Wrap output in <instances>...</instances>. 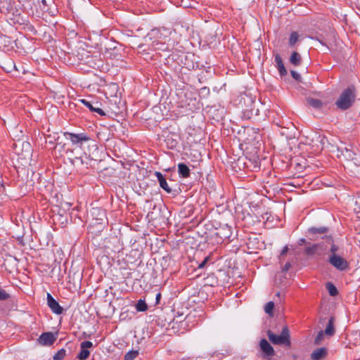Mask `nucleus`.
Wrapping results in <instances>:
<instances>
[{
    "label": "nucleus",
    "instance_id": "nucleus-19",
    "mask_svg": "<svg viewBox=\"0 0 360 360\" xmlns=\"http://www.w3.org/2000/svg\"><path fill=\"white\" fill-rule=\"evenodd\" d=\"M178 172L179 176L183 178H188L190 176V169L185 163H179L178 165Z\"/></svg>",
    "mask_w": 360,
    "mask_h": 360
},
{
    "label": "nucleus",
    "instance_id": "nucleus-6",
    "mask_svg": "<svg viewBox=\"0 0 360 360\" xmlns=\"http://www.w3.org/2000/svg\"><path fill=\"white\" fill-rule=\"evenodd\" d=\"M322 239V241L316 243L318 248V257H323L327 253H330L331 243L335 244L333 238L330 235H326Z\"/></svg>",
    "mask_w": 360,
    "mask_h": 360
},
{
    "label": "nucleus",
    "instance_id": "nucleus-4",
    "mask_svg": "<svg viewBox=\"0 0 360 360\" xmlns=\"http://www.w3.org/2000/svg\"><path fill=\"white\" fill-rule=\"evenodd\" d=\"M61 147L63 148L65 155L72 165L78 166L84 164L83 156L86 157V155L82 152L81 149L77 148V147L66 148L65 143Z\"/></svg>",
    "mask_w": 360,
    "mask_h": 360
},
{
    "label": "nucleus",
    "instance_id": "nucleus-30",
    "mask_svg": "<svg viewBox=\"0 0 360 360\" xmlns=\"http://www.w3.org/2000/svg\"><path fill=\"white\" fill-rule=\"evenodd\" d=\"M138 351L131 350L126 354L124 356V360H134L138 356Z\"/></svg>",
    "mask_w": 360,
    "mask_h": 360
},
{
    "label": "nucleus",
    "instance_id": "nucleus-40",
    "mask_svg": "<svg viewBox=\"0 0 360 360\" xmlns=\"http://www.w3.org/2000/svg\"><path fill=\"white\" fill-rule=\"evenodd\" d=\"M82 335H83V337H84V338H90V336H91L90 335L86 334V333H85V332H84V333H83Z\"/></svg>",
    "mask_w": 360,
    "mask_h": 360
},
{
    "label": "nucleus",
    "instance_id": "nucleus-35",
    "mask_svg": "<svg viewBox=\"0 0 360 360\" xmlns=\"http://www.w3.org/2000/svg\"><path fill=\"white\" fill-rule=\"evenodd\" d=\"M208 260H209V257H205L204 259V260L198 265V268L199 269L203 268L205 266V264Z\"/></svg>",
    "mask_w": 360,
    "mask_h": 360
},
{
    "label": "nucleus",
    "instance_id": "nucleus-3",
    "mask_svg": "<svg viewBox=\"0 0 360 360\" xmlns=\"http://www.w3.org/2000/svg\"><path fill=\"white\" fill-rule=\"evenodd\" d=\"M266 335L272 344L290 347V331L288 326H285L282 328L281 335H276L271 330L266 331Z\"/></svg>",
    "mask_w": 360,
    "mask_h": 360
},
{
    "label": "nucleus",
    "instance_id": "nucleus-15",
    "mask_svg": "<svg viewBox=\"0 0 360 360\" xmlns=\"http://www.w3.org/2000/svg\"><path fill=\"white\" fill-rule=\"evenodd\" d=\"M179 135L174 132H169L165 139L167 147L173 149L176 147L179 143Z\"/></svg>",
    "mask_w": 360,
    "mask_h": 360
},
{
    "label": "nucleus",
    "instance_id": "nucleus-31",
    "mask_svg": "<svg viewBox=\"0 0 360 360\" xmlns=\"http://www.w3.org/2000/svg\"><path fill=\"white\" fill-rule=\"evenodd\" d=\"M10 297V295L5 290L0 289V301L7 300Z\"/></svg>",
    "mask_w": 360,
    "mask_h": 360
},
{
    "label": "nucleus",
    "instance_id": "nucleus-44",
    "mask_svg": "<svg viewBox=\"0 0 360 360\" xmlns=\"http://www.w3.org/2000/svg\"><path fill=\"white\" fill-rule=\"evenodd\" d=\"M94 212H99V210H98V209H94Z\"/></svg>",
    "mask_w": 360,
    "mask_h": 360
},
{
    "label": "nucleus",
    "instance_id": "nucleus-22",
    "mask_svg": "<svg viewBox=\"0 0 360 360\" xmlns=\"http://www.w3.org/2000/svg\"><path fill=\"white\" fill-rule=\"evenodd\" d=\"M304 253L308 257L318 256V248L316 244H312L304 249Z\"/></svg>",
    "mask_w": 360,
    "mask_h": 360
},
{
    "label": "nucleus",
    "instance_id": "nucleus-18",
    "mask_svg": "<svg viewBox=\"0 0 360 360\" xmlns=\"http://www.w3.org/2000/svg\"><path fill=\"white\" fill-rule=\"evenodd\" d=\"M334 323H335V318L333 316H331L328 320V323L326 326V329L324 330H323L326 335L331 337L335 334V328Z\"/></svg>",
    "mask_w": 360,
    "mask_h": 360
},
{
    "label": "nucleus",
    "instance_id": "nucleus-12",
    "mask_svg": "<svg viewBox=\"0 0 360 360\" xmlns=\"http://www.w3.org/2000/svg\"><path fill=\"white\" fill-rule=\"evenodd\" d=\"M93 347V343L90 341H84L80 344V352L77 354V358L79 360H86L89 355L90 352L88 350L89 348Z\"/></svg>",
    "mask_w": 360,
    "mask_h": 360
},
{
    "label": "nucleus",
    "instance_id": "nucleus-9",
    "mask_svg": "<svg viewBox=\"0 0 360 360\" xmlns=\"http://www.w3.org/2000/svg\"><path fill=\"white\" fill-rule=\"evenodd\" d=\"M312 39L318 41L323 46H325L327 50H331V44L335 40V35L333 32L328 33L326 35L323 34H318L315 37H312Z\"/></svg>",
    "mask_w": 360,
    "mask_h": 360
},
{
    "label": "nucleus",
    "instance_id": "nucleus-13",
    "mask_svg": "<svg viewBox=\"0 0 360 360\" xmlns=\"http://www.w3.org/2000/svg\"><path fill=\"white\" fill-rule=\"evenodd\" d=\"M47 304L51 310L56 314L60 315L63 312V307L49 292L47 293Z\"/></svg>",
    "mask_w": 360,
    "mask_h": 360
},
{
    "label": "nucleus",
    "instance_id": "nucleus-29",
    "mask_svg": "<svg viewBox=\"0 0 360 360\" xmlns=\"http://www.w3.org/2000/svg\"><path fill=\"white\" fill-rule=\"evenodd\" d=\"M66 355V351L65 349H60L53 356V360H63Z\"/></svg>",
    "mask_w": 360,
    "mask_h": 360
},
{
    "label": "nucleus",
    "instance_id": "nucleus-39",
    "mask_svg": "<svg viewBox=\"0 0 360 360\" xmlns=\"http://www.w3.org/2000/svg\"><path fill=\"white\" fill-rule=\"evenodd\" d=\"M258 160H259L258 157H255V158H253V162H254V163L255 164V165H257Z\"/></svg>",
    "mask_w": 360,
    "mask_h": 360
},
{
    "label": "nucleus",
    "instance_id": "nucleus-10",
    "mask_svg": "<svg viewBox=\"0 0 360 360\" xmlns=\"http://www.w3.org/2000/svg\"><path fill=\"white\" fill-rule=\"evenodd\" d=\"M57 336V333L54 334L51 332L43 333L37 339V342L43 346H51L56 340Z\"/></svg>",
    "mask_w": 360,
    "mask_h": 360
},
{
    "label": "nucleus",
    "instance_id": "nucleus-38",
    "mask_svg": "<svg viewBox=\"0 0 360 360\" xmlns=\"http://www.w3.org/2000/svg\"><path fill=\"white\" fill-rule=\"evenodd\" d=\"M304 243H307V241L304 238H300L299 240H298V244L299 245H302Z\"/></svg>",
    "mask_w": 360,
    "mask_h": 360
},
{
    "label": "nucleus",
    "instance_id": "nucleus-23",
    "mask_svg": "<svg viewBox=\"0 0 360 360\" xmlns=\"http://www.w3.org/2000/svg\"><path fill=\"white\" fill-rule=\"evenodd\" d=\"M289 60L293 65L298 66L301 64L302 57L299 53L294 51L291 54Z\"/></svg>",
    "mask_w": 360,
    "mask_h": 360
},
{
    "label": "nucleus",
    "instance_id": "nucleus-8",
    "mask_svg": "<svg viewBox=\"0 0 360 360\" xmlns=\"http://www.w3.org/2000/svg\"><path fill=\"white\" fill-rule=\"evenodd\" d=\"M259 348L263 353V358L271 359L275 355V351L271 344L264 338L259 342Z\"/></svg>",
    "mask_w": 360,
    "mask_h": 360
},
{
    "label": "nucleus",
    "instance_id": "nucleus-42",
    "mask_svg": "<svg viewBox=\"0 0 360 360\" xmlns=\"http://www.w3.org/2000/svg\"><path fill=\"white\" fill-rule=\"evenodd\" d=\"M41 3H42L44 5H46V0H41Z\"/></svg>",
    "mask_w": 360,
    "mask_h": 360
},
{
    "label": "nucleus",
    "instance_id": "nucleus-43",
    "mask_svg": "<svg viewBox=\"0 0 360 360\" xmlns=\"http://www.w3.org/2000/svg\"><path fill=\"white\" fill-rule=\"evenodd\" d=\"M280 295H281V292H278L276 294V295L277 297H280Z\"/></svg>",
    "mask_w": 360,
    "mask_h": 360
},
{
    "label": "nucleus",
    "instance_id": "nucleus-11",
    "mask_svg": "<svg viewBox=\"0 0 360 360\" xmlns=\"http://www.w3.org/2000/svg\"><path fill=\"white\" fill-rule=\"evenodd\" d=\"M79 101L87 107L90 111L96 112L101 116L105 115V112L100 108L101 103L98 101H89L86 99H80Z\"/></svg>",
    "mask_w": 360,
    "mask_h": 360
},
{
    "label": "nucleus",
    "instance_id": "nucleus-7",
    "mask_svg": "<svg viewBox=\"0 0 360 360\" xmlns=\"http://www.w3.org/2000/svg\"><path fill=\"white\" fill-rule=\"evenodd\" d=\"M64 136L71 141L73 147H77L79 149H82L83 143L91 140V138L84 133L73 134L65 132Z\"/></svg>",
    "mask_w": 360,
    "mask_h": 360
},
{
    "label": "nucleus",
    "instance_id": "nucleus-41",
    "mask_svg": "<svg viewBox=\"0 0 360 360\" xmlns=\"http://www.w3.org/2000/svg\"><path fill=\"white\" fill-rule=\"evenodd\" d=\"M202 91H207V93H209L210 90L209 89H207V87H204L201 89Z\"/></svg>",
    "mask_w": 360,
    "mask_h": 360
},
{
    "label": "nucleus",
    "instance_id": "nucleus-21",
    "mask_svg": "<svg viewBox=\"0 0 360 360\" xmlns=\"http://www.w3.org/2000/svg\"><path fill=\"white\" fill-rule=\"evenodd\" d=\"M329 231V229L326 226H321V227H311L308 229V233L312 235H315L317 233L322 234V233H327Z\"/></svg>",
    "mask_w": 360,
    "mask_h": 360
},
{
    "label": "nucleus",
    "instance_id": "nucleus-28",
    "mask_svg": "<svg viewBox=\"0 0 360 360\" xmlns=\"http://www.w3.org/2000/svg\"><path fill=\"white\" fill-rule=\"evenodd\" d=\"M324 335H326L323 330L319 331L316 337L314 339V345H321V343L324 339Z\"/></svg>",
    "mask_w": 360,
    "mask_h": 360
},
{
    "label": "nucleus",
    "instance_id": "nucleus-25",
    "mask_svg": "<svg viewBox=\"0 0 360 360\" xmlns=\"http://www.w3.org/2000/svg\"><path fill=\"white\" fill-rule=\"evenodd\" d=\"M299 34L297 32H292L289 38V46L294 47L297 41L299 40Z\"/></svg>",
    "mask_w": 360,
    "mask_h": 360
},
{
    "label": "nucleus",
    "instance_id": "nucleus-20",
    "mask_svg": "<svg viewBox=\"0 0 360 360\" xmlns=\"http://www.w3.org/2000/svg\"><path fill=\"white\" fill-rule=\"evenodd\" d=\"M307 104L314 109L319 110L323 106V103L317 98H307L306 99Z\"/></svg>",
    "mask_w": 360,
    "mask_h": 360
},
{
    "label": "nucleus",
    "instance_id": "nucleus-27",
    "mask_svg": "<svg viewBox=\"0 0 360 360\" xmlns=\"http://www.w3.org/2000/svg\"><path fill=\"white\" fill-rule=\"evenodd\" d=\"M274 303L272 301L268 302L264 307V311L270 316H274Z\"/></svg>",
    "mask_w": 360,
    "mask_h": 360
},
{
    "label": "nucleus",
    "instance_id": "nucleus-32",
    "mask_svg": "<svg viewBox=\"0 0 360 360\" xmlns=\"http://www.w3.org/2000/svg\"><path fill=\"white\" fill-rule=\"evenodd\" d=\"M290 74L292 77L297 82L301 81V76L295 70H290Z\"/></svg>",
    "mask_w": 360,
    "mask_h": 360
},
{
    "label": "nucleus",
    "instance_id": "nucleus-16",
    "mask_svg": "<svg viewBox=\"0 0 360 360\" xmlns=\"http://www.w3.org/2000/svg\"><path fill=\"white\" fill-rule=\"evenodd\" d=\"M155 175L158 178L160 186L164 189L167 193L172 192V188L168 186L165 177L160 172H155Z\"/></svg>",
    "mask_w": 360,
    "mask_h": 360
},
{
    "label": "nucleus",
    "instance_id": "nucleus-36",
    "mask_svg": "<svg viewBox=\"0 0 360 360\" xmlns=\"http://www.w3.org/2000/svg\"><path fill=\"white\" fill-rule=\"evenodd\" d=\"M288 250V246H285L283 250H281V255H280V260L281 259V257L287 253Z\"/></svg>",
    "mask_w": 360,
    "mask_h": 360
},
{
    "label": "nucleus",
    "instance_id": "nucleus-34",
    "mask_svg": "<svg viewBox=\"0 0 360 360\" xmlns=\"http://www.w3.org/2000/svg\"><path fill=\"white\" fill-rule=\"evenodd\" d=\"M223 230L219 231L216 233L217 236H219L221 239L229 238V236L222 232Z\"/></svg>",
    "mask_w": 360,
    "mask_h": 360
},
{
    "label": "nucleus",
    "instance_id": "nucleus-2",
    "mask_svg": "<svg viewBox=\"0 0 360 360\" xmlns=\"http://www.w3.org/2000/svg\"><path fill=\"white\" fill-rule=\"evenodd\" d=\"M331 252L328 259V262L340 271H344L349 269V262L338 254L340 248L336 244L331 243Z\"/></svg>",
    "mask_w": 360,
    "mask_h": 360
},
{
    "label": "nucleus",
    "instance_id": "nucleus-14",
    "mask_svg": "<svg viewBox=\"0 0 360 360\" xmlns=\"http://www.w3.org/2000/svg\"><path fill=\"white\" fill-rule=\"evenodd\" d=\"M328 354V351L326 347H320L314 349L310 356L312 360H323L327 357Z\"/></svg>",
    "mask_w": 360,
    "mask_h": 360
},
{
    "label": "nucleus",
    "instance_id": "nucleus-17",
    "mask_svg": "<svg viewBox=\"0 0 360 360\" xmlns=\"http://www.w3.org/2000/svg\"><path fill=\"white\" fill-rule=\"evenodd\" d=\"M275 56V63L276 64V68L279 72V74L281 77L287 75V70L284 66L283 60L281 56L278 53L274 55Z\"/></svg>",
    "mask_w": 360,
    "mask_h": 360
},
{
    "label": "nucleus",
    "instance_id": "nucleus-5",
    "mask_svg": "<svg viewBox=\"0 0 360 360\" xmlns=\"http://www.w3.org/2000/svg\"><path fill=\"white\" fill-rule=\"evenodd\" d=\"M338 154L337 156L339 158H344L345 160L354 161V163L357 165L359 160H357V150L355 149L352 145H342L338 146L337 148Z\"/></svg>",
    "mask_w": 360,
    "mask_h": 360
},
{
    "label": "nucleus",
    "instance_id": "nucleus-33",
    "mask_svg": "<svg viewBox=\"0 0 360 360\" xmlns=\"http://www.w3.org/2000/svg\"><path fill=\"white\" fill-rule=\"evenodd\" d=\"M291 267L290 262H287L282 268L281 274H285Z\"/></svg>",
    "mask_w": 360,
    "mask_h": 360
},
{
    "label": "nucleus",
    "instance_id": "nucleus-26",
    "mask_svg": "<svg viewBox=\"0 0 360 360\" xmlns=\"http://www.w3.org/2000/svg\"><path fill=\"white\" fill-rule=\"evenodd\" d=\"M136 309L138 311H146L148 309V305L144 300H139L136 304Z\"/></svg>",
    "mask_w": 360,
    "mask_h": 360
},
{
    "label": "nucleus",
    "instance_id": "nucleus-24",
    "mask_svg": "<svg viewBox=\"0 0 360 360\" xmlns=\"http://www.w3.org/2000/svg\"><path fill=\"white\" fill-rule=\"evenodd\" d=\"M326 288L327 289L330 296L335 297L338 294V290L335 285L331 282H328L326 284Z\"/></svg>",
    "mask_w": 360,
    "mask_h": 360
},
{
    "label": "nucleus",
    "instance_id": "nucleus-1",
    "mask_svg": "<svg viewBox=\"0 0 360 360\" xmlns=\"http://www.w3.org/2000/svg\"><path fill=\"white\" fill-rule=\"evenodd\" d=\"M356 97V90L354 86L350 85L345 89L335 102L338 109L345 111L354 104Z\"/></svg>",
    "mask_w": 360,
    "mask_h": 360
},
{
    "label": "nucleus",
    "instance_id": "nucleus-37",
    "mask_svg": "<svg viewBox=\"0 0 360 360\" xmlns=\"http://www.w3.org/2000/svg\"><path fill=\"white\" fill-rule=\"evenodd\" d=\"M161 299V293L160 292H158L156 296H155V300H156V302L155 304H158L160 303V300Z\"/></svg>",
    "mask_w": 360,
    "mask_h": 360
}]
</instances>
